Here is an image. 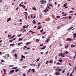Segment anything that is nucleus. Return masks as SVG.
I'll list each match as a JSON object with an SVG mask.
<instances>
[{
	"mask_svg": "<svg viewBox=\"0 0 76 76\" xmlns=\"http://www.w3.org/2000/svg\"><path fill=\"white\" fill-rule=\"evenodd\" d=\"M14 72H15V70H13L10 72L9 74L10 75H12V73H14Z\"/></svg>",
	"mask_w": 76,
	"mask_h": 76,
	"instance_id": "f257e3e1",
	"label": "nucleus"
},
{
	"mask_svg": "<svg viewBox=\"0 0 76 76\" xmlns=\"http://www.w3.org/2000/svg\"><path fill=\"white\" fill-rule=\"evenodd\" d=\"M50 38H51V37H48V38H47L46 40V42H48V41H49V40L50 39Z\"/></svg>",
	"mask_w": 76,
	"mask_h": 76,
	"instance_id": "f03ea898",
	"label": "nucleus"
},
{
	"mask_svg": "<svg viewBox=\"0 0 76 76\" xmlns=\"http://www.w3.org/2000/svg\"><path fill=\"white\" fill-rule=\"evenodd\" d=\"M69 46L70 45H65V48H68V47H69Z\"/></svg>",
	"mask_w": 76,
	"mask_h": 76,
	"instance_id": "7ed1b4c3",
	"label": "nucleus"
},
{
	"mask_svg": "<svg viewBox=\"0 0 76 76\" xmlns=\"http://www.w3.org/2000/svg\"><path fill=\"white\" fill-rule=\"evenodd\" d=\"M48 10L47 9V8H46V9L44 10V11L45 13H46L47 12H48Z\"/></svg>",
	"mask_w": 76,
	"mask_h": 76,
	"instance_id": "20e7f679",
	"label": "nucleus"
},
{
	"mask_svg": "<svg viewBox=\"0 0 76 76\" xmlns=\"http://www.w3.org/2000/svg\"><path fill=\"white\" fill-rule=\"evenodd\" d=\"M56 75H60V73H59L58 72H56L55 74Z\"/></svg>",
	"mask_w": 76,
	"mask_h": 76,
	"instance_id": "39448f33",
	"label": "nucleus"
},
{
	"mask_svg": "<svg viewBox=\"0 0 76 76\" xmlns=\"http://www.w3.org/2000/svg\"><path fill=\"white\" fill-rule=\"evenodd\" d=\"M47 46H43V48H40V50H44L45 48Z\"/></svg>",
	"mask_w": 76,
	"mask_h": 76,
	"instance_id": "423d86ee",
	"label": "nucleus"
},
{
	"mask_svg": "<svg viewBox=\"0 0 76 76\" xmlns=\"http://www.w3.org/2000/svg\"><path fill=\"white\" fill-rule=\"evenodd\" d=\"M67 39L69 41H72L73 40V39H70V38H68Z\"/></svg>",
	"mask_w": 76,
	"mask_h": 76,
	"instance_id": "0eeeda50",
	"label": "nucleus"
},
{
	"mask_svg": "<svg viewBox=\"0 0 76 76\" xmlns=\"http://www.w3.org/2000/svg\"><path fill=\"white\" fill-rule=\"evenodd\" d=\"M40 2L41 4H44V0L40 1Z\"/></svg>",
	"mask_w": 76,
	"mask_h": 76,
	"instance_id": "6e6552de",
	"label": "nucleus"
},
{
	"mask_svg": "<svg viewBox=\"0 0 76 76\" xmlns=\"http://www.w3.org/2000/svg\"><path fill=\"white\" fill-rule=\"evenodd\" d=\"M11 20V18H10L7 19V22H8L9 21H10Z\"/></svg>",
	"mask_w": 76,
	"mask_h": 76,
	"instance_id": "1a4fd4ad",
	"label": "nucleus"
},
{
	"mask_svg": "<svg viewBox=\"0 0 76 76\" xmlns=\"http://www.w3.org/2000/svg\"><path fill=\"white\" fill-rule=\"evenodd\" d=\"M73 35H74L73 38H76V33H75L74 34H73Z\"/></svg>",
	"mask_w": 76,
	"mask_h": 76,
	"instance_id": "9d476101",
	"label": "nucleus"
},
{
	"mask_svg": "<svg viewBox=\"0 0 76 76\" xmlns=\"http://www.w3.org/2000/svg\"><path fill=\"white\" fill-rule=\"evenodd\" d=\"M42 28V26H39L37 27V28L38 29H40L41 28Z\"/></svg>",
	"mask_w": 76,
	"mask_h": 76,
	"instance_id": "9b49d317",
	"label": "nucleus"
},
{
	"mask_svg": "<svg viewBox=\"0 0 76 76\" xmlns=\"http://www.w3.org/2000/svg\"><path fill=\"white\" fill-rule=\"evenodd\" d=\"M61 57H65V56L64 55V54H63V53H61Z\"/></svg>",
	"mask_w": 76,
	"mask_h": 76,
	"instance_id": "f8f14e48",
	"label": "nucleus"
},
{
	"mask_svg": "<svg viewBox=\"0 0 76 76\" xmlns=\"http://www.w3.org/2000/svg\"><path fill=\"white\" fill-rule=\"evenodd\" d=\"M53 60L52 59V60H50L49 61V63H53Z\"/></svg>",
	"mask_w": 76,
	"mask_h": 76,
	"instance_id": "ddd939ff",
	"label": "nucleus"
},
{
	"mask_svg": "<svg viewBox=\"0 0 76 76\" xmlns=\"http://www.w3.org/2000/svg\"><path fill=\"white\" fill-rule=\"evenodd\" d=\"M35 21V20H34L33 21V23H34V24H35L36 23V21Z\"/></svg>",
	"mask_w": 76,
	"mask_h": 76,
	"instance_id": "4468645a",
	"label": "nucleus"
},
{
	"mask_svg": "<svg viewBox=\"0 0 76 76\" xmlns=\"http://www.w3.org/2000/svg\"><path fill=\"white\" fill-rule=\"evenodd\" d=\"M18 67H13L12 68V69H18Z\"/></svg>",
	"mask_w": 76,
	"mask_h": 76,
	"instance_id": "2eb2a0df",
	"label": "nucleus"
},
{
	"mask_svg": "<svg viewBox=\"0 0 76 76\" xmlns=\"http://www.w3.org/2000/svg\"><path fill=\"white\" fill-rule=\"evenodd\" d=\"M76 45H72L71 46V47H76Z\"/></svg>",
	"mask_w": 76,
	"mask_h": 76,
	"instance_id": "dca6fc26",
	"label": "nucleus"
},
{
	"mask_svg": "<svg viewBox=\"0 0 76 76\" xmlns=\"http://www.w3.org/2000/svg\"><path fill=\"white\" fill-rule=\"evenodd\" d=\"M58 61L60 62V63H62L63 61L62 60V59H59L58 60Z\"/></svg>",
	"mask_w": 76,
	"mask_h": 76,
	"instance_id": "f3484780",
	"label": "nucleus"
},
{
	"mask_svg": "<svg viewBox=\"0 0 76 76\" xmlns=\"http://www.w3.org/2000/svg\"><path fill=\"white\" fill-rule=\"evenodd\" d=\"M15 45V44H10V46H13L14 45Z\"/></svg>",
	"mask_w": 76,
	"mask_h": 76,
	"instance_id": "a211bd4d",
	"label": "nucleus"
},
{
	"mask_svg": "<svg viewBox=\"0 0 76 76\" xmlns=\"http://www.w3.org/2000/svg\"><path fill=\"white\" fill-rule=\"evenodd\" d=\"M31 70L32 71V72L33 73H34L35 72V69H31Z\"/></svg>",
	"mask_w": 76,
	"mask_h": 76,
	"instance_id": "6ab92c4d",
	"label": "nucleus"
},
{
	"mask_svg": "<svg viewBox=\"0 0 76 76\" xmlns=\"http://www.w3.org/2000/svg\"><path fill=\"white\" fill-rule=\"evenodd\" d=\"M67 3H65V4H64V6H63V7H65V6H67Z\"/></svg>",
	"mask_w": 76,
	"mask_h": 76,
	"instance_id": "aec40b11",
	"label": "nucleus"
},
{
	"mask_svg": "<svg viewBox=\"0 0 76 76\" xmlns=\"http://www.w3.org/2000/svg\"><path fill=\"white\" fill-rule=\"evenodd\" d=\"M21 58H25V57L24 56H23V55H21Z\"/></svg>",
	"mask_w": 76,
	"mask_h": 76,
	"instance_id": "412c9836",
	"label": "nucleus"
},
{
	"mask_svg": "<svg viewBox=\"0 0 76 76\" xmlns=\"http://www.w3.org/2000/svg\"><path fill=\"white\" fill-rule=\"evenodd\" d=\"M19 70V69H18L15 70V72H18Z\"/></svg>",
	"mask_w": 76,
	"mask_h": 76,
	"instance_id": "4be33fe9",
	"label": "nucleus"
},
{
	"mask_svg": "<svg viewBox=\"0 0 76 76\" xmlns=\"http://www.w3.org/2000/svg\"><path fill=\"white\" fill-rule=\"evenodd\" d=\"M73 27H72L70 28L68 30V31H69L70 29H72V28H73Z\"/></svg>",
	"mask_w": 76,
	"mask_h": 76,
	"instance_id": "5701e85b",
	"label": "nucleus"
},
{
	"mask_svg": "<svg viewBox=\"0 0 76 76\" xmlns=\"http://www.w3.org/2000/svg\"><path fill=\"white\" fill-rule=\"evenodd\" d=\"M31 68H30L28 70V73H29V72H30V71H31Z\"/></svg>",
	"mask_w": 76,
	"mask_h": 76,
	"instance_id": "b1692460",
	"label": "nucleus"
},
{
	"mask_svg": "<svg viewBox=\"0 0 76 76\" xmlns=\"http://www.w3.org/2000/svg\"><path fill=\"white\" fill-rule=\"evenodd\" d=\"M68 53H69V52L68 51H66V52L64 53V54H68Z\"/></svg>",
	"mask_w": 76,
	"mask_h": 76,
	"instance_id": "393cba45",
	"label": "nucleus"
},
{
	"mask_svg": "<svg viewBox=\"0 0 76 76\" xmlns=\"http://www.w3.org/2000/svg\"><path fill=\"white\" fill-rule=\"evenodd\" d=\"M31 43V42H29L26 43V45H28V44H29Z\"/></svg>",
	"mask_w": 76,
	"mask_h": 76,
	"instance_id": "a878e982",
	"label": "nucleus"
},
{
	"mask_svg": "<svg viewBox=\"0 0 76 76\" xmlns=\"http://www.w3.org/2000/svg\"><path fill=\"white\" fill-rule=\"evenodd\" d=\"M44 46V44H43V43H42L41 44H40V46H41V47H42V46Z\"/></svg>",
	"mask_w": 76,
	"mask_h": 76,
	"instance_id": "bb28decb",
	"label": "nucleus"
},
{
	"mask_svg": "<svg viewBox=\"0 0 76 76\" xmlns=\"http://www.w3.org/2000/svg\"><path fill=\"white\" fill-rule=\"evenodd\" d=\"M24 15L25 16L26 19H28V18H27V16H26V15L25 14H24Z\"/></svg>",
	"mask_w": 76,
	"mask_h": 76,
	"instance_id": "cd10ccee",
	"label": "nucleus"
},
{
	"mask_svg": "<svg viewBox=\"0 0 76 76\" xmlns=\"http://www.w3.org/2000/svg\"><path fill=\"white\" fill-rule=\"evenodd\" d=\"M21 40H22V39H21V38H19V41H21Z\"/></svg>",
	"mask_w": 76,
	"mask_h": 76,
	"instance_id": "c85d7f7f",
	"label": "nucleus"
},
{
	"mask_svg": "<svg viewBox=\"0 0 76 76\" xmlns=\"http://www.w3.org/2000/svg\"><path fill=\"white\" fill-rule=\"evenodd\" d=\"M22 7H23V9H25V6L22 5Z\"/></svg>",
	"mask_w": 76,
	"mask_h": 76,
	"instance_id": "c756f323",
	"label": "nucleus"
},
{
	"mask_svg": "<svg viewBox=\"0 0 76 76\" xmlns=\"http://www.w3.org/2000/svg\"><path fill=\"white\" fill-rule=\"evenodd\" d=\"M57 64H60V65H61V64L59 63V62H58L56 63Z\"/></svg>",
	"mask_w": 76,
	"mask_h": 76,
	"instance_id": "7c9ffc66",
	"label": "nucleus"
},
{
	"mask_svg": "<svg viewBox=\"0 0 76 76\" xmlns=\"http://www.w3.org/2000/svg\"><path fill=\"white\" fill-rule=\"evenodd\" d=\"M65 72V69H64L62 71V73H64Z\"/></svg>",
	"mask_w": 76,
	"mask_h": 76,
	"instance_id": "2f4dec72",
	"label": "nucleus"
},
{
	"mask_svg": "<svg viewBox=\"0 0 76 76\" xmlns=\"http://www.w3.org/2000/svg\"><path fill=\"white\" fill-rule=\"evenodd\" d=\"M49 61H47L46 62V64H48V62Z\"/></svg>",
	"mask_w": 76,
	"mask_h": 76,
	"instance_id": "473e14b6",
	"label": "nucleus"
},
{
	"mask_svg": "<svg viewBox=\"0 0 76 76\" xmlns=\"http://www.w3.org/2000/svg\"><path fill=\"white\" fill-rule=\"evenodd\" d=\"M32 8L33 9H34V10H37V9H36V8H35L32 7Z\"/></svg>",
	"mask_w": 76,
	"mask_h": 76,
	"instance_id": "72a5a7b5",
	"label": "nucleus"
},
{
	"mask_svg": "<svg viewBox=\"0 0 76 76\" xmlns=\"http://www.w3.org/2000/svg\"><path fill=\"white\" fill-rule=\"evenodd\" d=\"M54 4L55 6H57V3H56V2H55Z\"/></svg>",
	"mask_w": 76,
	"mask_h": 76,
	"instance_id": "f704fd0d",
	"label": "nucleus"
},
{
	"mask_svg": "<svg viewBox=\"0 0 76 76\" xmlns=\"http://www.w3.org/2000/svg\"><path fill=\"white\" fill-rule=\"evenodd\" d=\"M26 75V74H24V73H23V76H25Z\"/></svg>",
	"mask_w": 76,
	"mask_h": 76,
	"instance_id": "c9c22d12",
	"label": "nucleus"
},
{
	"mask_svg": "<svg viewBox=\"0 0 76 76\" xmlns=\"http://www.w3.org/2000/svg\"><path fill=\"white\" fill-rule=\"evenodd\" d=\"M68 19H72V16H69L68 18Z\"/></svg>",
	"mask_w": 76,
	"mask_h": 76,
	"instance_id": "e433bc0d",
	"label": "nucleus"
},
{
	"mask_svg": "<svg viewBox=\"0 0 76 76\" xmlns=\"http://www.w3.org/2000/svg\"><path fill=\"white\" fill-rule=\"evenodd\" d=\"M73 70H72V72L70 74V75H72V74H73Z\"/></svg>",
	"mask_w": 76,
	"mask_h": 76,
	"instance_id": "4c0bfd02",
	"label": "nucleus"
},
{
	"mask_svg": "<svg viewBox=\"0 0 76 76\" xmlns=\"http://www.w3.org/2000/svg\"><path fill=\"white\" fill-rule=\"evenodd\" d=\"M14 56L15 57H17V56H18V55H17L15 53L14 55Z\"/></svg>",
	"mask_w": 76,
	"mask_h": 76,
	"instance_id": "58836bf2",
	"label": "nucleus"
},
{
	"mask_svg": "<svg viewBox=\"0 0 76 76\" xmlns=\"http://www.w3.org/2000/svg\"><path fill=\"white\" fill-rule=\"evenodd\" d=\"M21 35H22V34H19V35H18V37H20L21 36Z\"/></svg>",
	"mask_w": 76,
	"mask_h": 76,
	"instance_id": "ea45409f",
	"label": "nucleus"
},
{
	"mask_svg": "<svg viewBox=\"0 0 76 76\" xmlns=\"http://www.w3.org/2000/svg\"><path fill=\"white\" fill-rule=\"evenodd\" d=\"M1 61V62H5V61H4L3 60H2Z\"/></svg>",
	"mask_w": 76,
	"mask_h": 76,
	"instance_id": "a19ab883",
	"label": "nucleus"
},
{
	"mask_svg": "<svg viewBox=\"0 0 76 76\" xmlns=\"http://www.w3.org/2000/svg\"><path fill=\"white\" fill-rule=\"evenodd\" d=\"M62 70V69H59L58 70V72H60V71H61Z\"/></svg>",
	"mask_w": 76,
	"mask_h": 76,
	"instance_id": "79ce46f5",
	"label": "nucleus"
},
{
	"mask_svg": "<svg viewBox=\"0 0 76 76\" xmlns=\"http://www.w3.org/2000/svg\"><path fill=\"white\" fill-rule=\"evenodd\" d=\"M43 29H42L40 31V32H42L43 31Z\"/></svg>",
	"mask_w": 76,
	"mask_h": 76,
	"instance_id": "37998d69",
	"label": "nucleus"
},
{
	"mask_svg": "<svg viewBox=\"0 0 76 76\" xmlns=\"http://www.w3.org/2000/svg\"><path fill=\"white\" fill-rule=\"evenodd\" d=\"M69 74H70V72H68L67 74V75L68 76V75H69Z\"/></svg>",
	"mask_w": 76,
	"mask_h": 76,
	"instance_id": "c03bdc74",
	"label": "nucleus"
},
{
	"mask_svg": "<svg viewBox=\"0 0 76 76\" xmlns=\"http://www.w3.org/2000/svg\"><path fill=\"white\" fill-rule=\"evenodd\" d=\"M3 70H4V73H5L6 71V70L5 69H3Z\"/></svg>",
	"mask_w": 76,
	"mask_h": 76,
	"instance_id": "a18cd8bd",
	"label": "nucleus"
},
{
	"mask_svg": "<svg viewBox=\"0 0 76 76\" xmlns=\"http://www.w3.org/2000/svg\"><path fill=\"white\" fill-rule=\"evenodd\" d=\"M26 67H27V66H23V68H26Z\"/></svg>",
	"mask_w": 76,
	"mask_h": 76,
	"instance_id": "49530a36",
	"label": "nucleus"
},
{
	"mask_svg": "<svg viewBox=\"0 0 76 76\" xmlns=\"http://www.w3.org/2000/svg\"><path fill=\"white\" fill-rule=\"evenodd\" d=\"M46 32H43V33L42 34V35H44V34H46Z\"/></svg>",
	"mask_w": 76,
	"mask_h": 76,
	"instance_id": "de8ad7c7",
	"label": "nucleus"
},
{
	"mask_svg": "<svg viewBox=\"0 0 76 76\" xmlns=\"http://www.w3.org/2000/svg\"><path fill=\"white\" fill-rule=\"evenodd\" d=\"M16 36V35H14L12 37V38H14V37H15Z\"/></svg>",
	"mask_w": 76,
	"mask_h": 76,
	"instance_id": "09e8293b",
	"label": "nucleus"
},
{
	"mask_svg": "<svg viewBox=\"0 0 76 76\" xmlns=\"http://www.w3.org/2000/svg\"><path fill=\"white\" fill-rule=\"evenodd\" d=\"M20 44H22V43H18V45H20Z\"/></svg>",
	"mask_w": 76,
	"mask_h": 76,
	"instance_id": "8fccbe9b",
	"label": "nucleus"
},
{
	"mask_svg": "<svg viewBox=\"0 0 76 76\" xmlns=\"http://www.w3.org/2000/svg\"><path fill=\"white\" fill-rule=\"evenodd\" d=\"M16 39V38H14L13 39H12V40L13 41H15V39Z\"/></svg>",
	"mask_w": 76,
	"mask_h": 76,
	"instance_id": "3c124183",
	"label": "nucleus"
},
{
	"mask_svg": "<svg viewBox=\"0 0 76 76\" xmlns=\"http://www.w3.org/2000/svg\"><path fill=\"white\" fill-rule=\"evenodd\" d=\"M49 6H53V5L50 4H49Z\"/></svg>",
	"mask_w": 76,
	"mask_h": 76,
	"instance_id": "603ef678",
	"label": "nucleus"
},
{
	"mask_svg": "<svg viewBox=\"0 0 76 76\" xmlns=\"http://www.w3.org/2000/svg\"><path fill=\"white\" fill-rule=\"evenodd\" d=\"M58 56H61V53H60L59 54Z\"/></svg>",
	"mask_w": 76,
	"mask_h": 76,
	"instance_id": "864d4df0",
	"label": "nucleus"
},
{
	"mask_svg": "<svg viewBox=\"0 0 76 76\" xmlns=\"http://www.w3.org/2000/svg\"><path fill=\"white\" fill-rule=\"evenodd\" d=\"M37 41H38V42H39V39H36Z\"/></svg>",
	"mask_w": 76,
	"mask_h": 76,
	"instance_id": "5fc2aeb1",
	"label": "nucleus"
},
{
	"mask_svg": "<svg viewBox=\"0 0 76 76\" xmlns=\"http://www.w3.org/2000/svg\"><path fill=\"white\" fill-rule=\"evenodd\" d=\"M42 38L43 39H44V38H45V37L43 36H42Z\"/></svg>",
	"mask_w": 76,
	"mask_h": 76,
	"instance_id": "6e6d98bb",
	"label": "nucleus"
},
{
	"mask_svg": "<svg viewBox=\"0 0 76 76\" xmlns=\"http://www.w3.org/2000/svg\"><path fill=\"white\" fill-rule=\"evenodd\" d=\"M26 27V26H24L23 27V29H25V28H26V27Z\"/></svg>",
	"mask_w": 76,
	"mask_h": 76,
	"instance_id": "4d7b16f0",
	"label": "nucleus"
},
{
	"mask_svg": "<svg viewBox=\"0 0 76 76\" xmlns=\"http://www.w3.org/2000/svg\"><path fill=\"white\" fill-rule=\"evenodd\" d=\"M9 42H13V40H9Z\"/></svg>",
	"mask_w": 76,
	"mask_h": 76,
	"instance_id": "13d9d810",
	"label": "nucleus"
},
{
	"mask_svg": "<svg viewBox=\"0 0 76 76\" xmlns=\"http://www.w3.org/2000/svg\"><path fill=\"white\" fill-rule=\"evenodd\" d=\"M56 18H60V17L59 16H56Z\"/></svg>",
	"mask_w": 76,
	"mask_h": 76,
	"instance_id": "bf43d9fd",
	"label": "nucleus"
},
{
	"mask_svg": "<svg viewBox=\"0 0 76 76\" xmlns=\"http://www.w3.org/2000/svg\"><path fill=\"white\" fill-rule=\"evenodd\" d=\"M23 60V58H21L20 59V61H22V60Z\"/></svg>",
	"mask_w": 76,
	"mask_h": 76,
	"instance_id": "052dcab7",
	"label": "nucleus"
},
{
	"mask_svg": "<svg viewBox=\"0 0 76 76\" xmlns=\"http://www.w3.org/2000/svg\"><path fill=\"white\" fill-rule=\"evenodd\" d=\"M48 51H47V52L45 53L46 54H48Z\"/></svg>",
	"mask_w": 76,
	"mask_h": 76,
	"instance_id": "680f3d73",
	"label": "nucleus"
},
{
	"mask_svg": "<svg viewBox=\"0 0 76 76\" xmlns=\"http://www.w3.org/2000/svg\"><path fill=\"white\" fill-rule=\"evenodd\" d=\"M11 37V35H8V37Z\"/></svg>",
	"mask_w": 76,
	"mask_h": 76,
	"instance_id": "e2e57ef3",
	"label": "nucleus"
},
{
	"mask_svg": "<svg viewBox=\"0 0 76 76\" xmlns=\"http://www.w3.org/2000/svg\"><path fill=\"white\" fill-rule=\"evenodd\" d=\"M13 66H14L13 65H11L10 66V67H13Z\"/></svg>",
	"mask_w": 76,
	"mask_h": 76,
	"instance_id": "0e129e2a",
	"label": "nucleus"
},
{
	"mask_svg": "<svg viewBox=\"0 0 76 76\" xmlns=\"http://www.w3.org/2000/svg\"><path fill=\"white\" fill-rule=\"evenodd\" d=\"M19 6H22V4H20L19 5Z\"/></svg>",
	"mask_w": 76,
	"mask_h": 76,
	"instance_id": "69168bd1",
	"label": "nucleus"
},
{
	"mask_svg": "<svg viewBox=\"0 0 76 76\" xmlns=\"http://www.w3.org/2000/svg\"><path fill=\"white\" fill-rule=\"evenodd\" d=\"M26 29H25L24 30L23 32H26Z\"/></svg>",
	"mask_w": 76,
	"mask_h": 76,
	"instance_id": "338daca9",
	"label": "nucleus"
},
{
	"mask_svg": "<svg viewBox=\"0 0 76 76\" xmlns=\"http://www.w3.org/2000/svg\"><path fill=\"white\" fill-rule=\"evenodd\" d=\"M29 32H33V31H31V30H30V31H29Z\"/></svg>",
	"mask_w": 76,
	"mask_h": 76,
	"instance_id": "774afa93",
	"label": "nucleus"
}]
</instances>
